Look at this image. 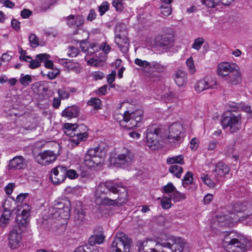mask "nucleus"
<instances>
[{
	"label": "nucleus",
	"mask_w": 252,
	"mask_h": 252,
	"mask_svg": "<svg viewBox=\"0 0 252 252\" xmlns=\"http://www.w3.org/2000/svg\"><path fill=\"white\" fill-rule=\"evenodd\" d=\"M232 232L226 235L222 241V247L227 252H246L251 247L250 241L245 236H232Z\"/></svg>",
	"instance_id": "1"
},
{
	"label": "nucleus",
	"mask_w": 252,
	"mask_h": 252,
	"mask_svg": "<svg viewBox=\"0 0 252 252\" xmlns=\"http://www.w3.org/2000/svg\"><path fill=\"white\" fill-rule=\"evenodd\" d=\"M143 117V111L137 109L132 111L127 110L123 114H116L114 116L115 119L120 125L128 129L135 128L140 126Z\"/></svg>",
	"instance_id": "2"
},
{
	"label": "nucleus",
	"mask_w": 252,
	"mask_h": 252,
	"mask_svg": "<svg viewBox=\"0 0 252 252\" xmlns=\"http://www.w3.org/2000/svg\"><path fill=\"white\" fill-rule=\"evenodd\" d=\"M221 123L223 128L229 127L231 133L236 132L241 128V116L236 112L226 111L221 117Z\"/></svg>",
	"instance_id": "3"
},
{
	"label": "nucleus",
	"mask_w": 252,
	"mask_h": 252,
	"mask_svg": "<svg viewBox=\"0 0 252 252\" xmlns=\"http://www.w3.org/2000/svg\"><path fill=\"white\" fill-rule=\"evenodd\" d=\"M103 152L99 147L89 149L84 158L85 165L89 168L97 167L103 162Z\"/></svg>",
	"instance_id": "4"
},
{
	"label": "nucleus",
	"mask_w": 252,
	"mask_h": 252,
	"mask_svg": "<svg viewBox=\"0 0 252 252\" xmlns=\"http://www.w3.org/2000/svg\"><path fill=\"white\" fill-rule=\"evenodd\" d=\"M131 240L124 233H118L111 244V252H130Z\"/></svg>",
	"instance_id": "5"
},
{
	"label": "nucleus",
	"mask_w": 252,
	"mask_h": 252,
	"mask_svg": "<svg viewBox=\"0 0 252 252\" xmlns=\"http://www.w3.org/2000/svg\"><path fill=\"white\" fill-rule=\"evenodd\" d=\"M168 130V142L174 147L179 146L183 141L185 137L182 125L179 123H173L169 126Z\"/></svg>",
	"instance_id": "6"
},
{
	"label": "nucleus",
	"mask_w": 252,
	"mask_h": 252,
	"mask_svg": "<svg viewBox=\"0 0 252 252\" xmlns=\"http://www.w3.org/2000/svg\"><path fill=\"white\" fill-rule=\"evenodd\" d=\"M105 189L113 193H118L119 195L123 194L122 198L124 197L125 199H126L127 196V189L121 183H118L115 181H110L101 183L97 188L96 193H105Z\"/></svg>",
	"instance_id": "7"
},
{
	"label": "nucleus",
	"mask_w": 252,
	"mask_h": 252,
	"mask_svg": "<svg viewBox=\"0 0 252 252\" xmlns=\"http://www.w3.org/2000/svg\"><path fill=\"white\" fill-rule=\"evenodd\" d=\"M64 127L68 130H72L76 132V133H74V135L70 139V141L74 143L76 145H77L80 141L86 140L88 135L86 132L87 128L85 126L83 125L77 126L72 124L66 123L64 125Z\"/></svg>",
	"instance_id": "8"
},
{
	"label": "nucleus",
	"mask_w": 252,
	"mask_h": 252,
	"mask_svg": "<svg viewBox=\"0 0 252 252\" xmlns=\"http://www.w3.org/2000/svg\"><path fill=\"white\" fill-rule=\"evenodd\" d=\"M134 160L135 156L132 151L124 147L116 157L111 159V162L126 167L131 164Z\"/></svg>",
	"instance_id": "9"
},
{
	"label": "nucleus",
	"mask_w": 252,
	"mask_h": 252,
	"mask_svg": "<svg viewBox=\"0 0 252 252\" xmlns=\"http://www.w3.org/2000/svg\"><path fill=\"white\" fill-rule=\"evenodd\" d=\"M161 129L156 125L150 126L147 129L146 142L147 146L156 150L158 148V137Z\"/></svg>",
	"instance_id": "10"
},
{
	"label": "nucleus",
	"mask_w": 252,
	"mask_h": 252,
	"mask_svg": "<svg viewBox=\"0 0 252 252\" xmlns=\"http://www.w3.org/2000/svg\"><path fill=\"white\" fill-rule=\"evenodd\" d=\"M66 167L59 165L52 169L50 180L54 184L63 183L66 179Z\"/></svg>",
	"instance_id": "11"
},
{
	"label": "nucleus",
	"mask_w": 252,
	"mask_h": 252,
	"mask_svg": "<svg viewBox=\"0 0 252 252\" xmlns=\"http://www.w3.org/2000/svg\"><path fill=\"white\" fill-rule=\"evenodd\" d=\"M217 85L216 79L213 77H206L198 81L195 85L196 91L199 93L209 89H214Z\"/></svg>",
	"instance_id": "12"
},
{
	"label": "nucleus",
	"mask_w": 252,
	"mask_h": 252,
	"mask_svg": "<svg viewBox=\"0 0 252 252\" xmlns=\"http://www.w3.org/2000/svg\"><path fill=\"white\" fill-rule=\"evenodd\" d=\"M35 158L39 164L46 165L54 161L57 158V156L53 151L46 150L39 153Z\"/></svg>",
	"instance_id": "13"
},
{
	"label": "nucleus",
	"mask_w": 252,
	"mask_h": 252,
	"mask_svg": "<svg viewBox=\"0 0 252 252\" xmlns=\"http://www.w3.org/2000/svg\"><path fill=\"white\" fill-rule=\"evenodd\" d=\"M115 42L123 53L128 51L129 42L127 37V32L123 31L120 33H117L115 35Z\"/></svg>",
	"instance_id": "14"
},
{
	"label": "nucleus",
	"mask_w": 252,
	"mask_h": 252,
	"mask_svg": "<svg viewBox=\"0 0 252 252\" xmlns=\"http://www.w3.org/2000/svg\"><path fill=\"white\" fill-rule=\"evenodd\" d=\"M70 207V202L67 199H62L54 205V208L56 210V212L59 213L60 215H62V217L66 218L69 216Z\"/></svg>",
	"instance_id": "15"
},
{
	"label": "nucleus",
	"mask_w": 252,
	"mask_h": 252,
	"mask_svg": "<svg viewBox=\"0 0 252 252\" xmlns=\"http://www.w3.org/2000/svg\"><path fill=\"white\" fill-rule=\"evenodd\" d=\"M235 67H238L236 64H230L227 62H222L218 65L217 73L221 76L228 75Z\"/></svg>",
	"instance_id": "16"
},
{
	"label": "nucleus",
	"mask_w": 252,
	"mask_h": 252,
	"mask_svg": "<svg viewBox=\"0 0 252 252\" xmlns=\"http://www.w3.org/2000/svg\"><path fill=\"white\" fill-rule=\"evenodd\" d=\"M233 213L243 212L246 215L252 214V206L248 202H237L235 204L232 208Z\"/></svg>",
	"instance_id": "17"
},
{
	"label": "nucleus",
	"mask_w": 252,
	"mask_h": 252,
	"mask_svg": "<svg viewBox=\"0 0 252 252\" xmlns=\"http://www.w3.org/2000/svg\"><path fill=\"white\" fill-rule=\"evenodd\" d=\"M65 19L66 21V24L69 27L76 26L79 27L82 26L84 23V18L81 15H69L66 17Z\"/></svg>",
	"instance_id": "18"
},
{
	"label": "nucleus",
	"mask_w": 252,
	"mask_h": 252,
	"mask_svg": "<svg viewBox=\"0 0 252 252\" xmlns=\"http://www.w3.org/2000/svg\"><path fill=\"white\" fill-rule=\"evenodd\" d=\"M21 238V234L19 230L17 228L13 229L10 233L9 237V245L10 247L13 249H16L20 243Z\"/></svg>",
	"instance_id": "19"
},
{
	"label": "nucleus",
	"mask_w": 252,
	"mask_h": 252,
	"mask_svg": "<svg viewBox=\"0 0 252 252\" xmlns=\"http://www.w3.org/2000/svg\"><path fill=\"white\" fill-rule=\"evenodd\" d=\"M230 171L229 167L223 162H220L216 164L214 172L217 179L225 177Z\"/></svg>",
	"instance_id": "20"
},
{
	"label": "nucleus",
	"mask_w": 252,
	"mask_h": 252,
	"mask_svg": "<svg viewBox=\"0 0 252 252\" xmlns=\"http://www.w3.org/2000/svg\"><path fill=\"white\" fill-rule=\"evenodd\" d=\"M171 241L173 243L172 252H187V250L185 249L186 243L182 239L173 237Z\"/></svg>",
	"instance_id": "21"
},
{
	"label": "nucleus",
	"mask_w": 252,
	"mask_h": 252,
	"mask_svg": "<svg viewBox=\"0 0 252 252\" xmlns=\"http://www.w3.org/2000/svg\"><path fill=\"white\" fill-rule=\"evenodd\" d=\"M27 165L25 159L21 156H16L9 161V166L10 168L18 169H23Z\"/></svg>",
	"instance_id": "22"
},
{
	"label": "nucleus",
	"mask_w": 252,
	"mask_h": 252,
	"mask_svg": "<svg viewBox=\"0 0 252 252\" xmlns=\"http://www.w3.org/2000/svg\"><path fill=\"white\" fill-rule=\"evenodd\" d=\"M200 1L202 4L206 5L208 8H212L220 4L228 6L234 0H200Z\"/></svg>",
	"instance_id": "23"
},
{
	"label": "nucleus",
	"mask_w": 252,
	"mask_h": 252,
	"mask_svg": "<svg viewBox=\"0 0 252 252\" xmlns=\"http://www.w3.org/2000/svg\"><path fill=\"white\" fill-rule=\"evenodd\" d=\"M175 82L178 86H183L187 81V74L185 71L179 70L175 74Z\"/></svg>",
	"instance_id": "24"
},
{
	"label": "nucleus",
	"mask_w": 252,
	"mask_h": 252,
	"mask_svg": "<svg viewBox=\"0 0 252 252\" xmlns=\"http://www.w3.org/2000/svg\"><path fill=\"white\" fill-rule=\"evenodd\" d=\"M78 114L79 108L75 105L67 107L62 113V116L69 118L77 117Z\"/></svg>",
	"instance_id": "25"
},
{
	"label": "nucleus",
	"mask_w": 252,
	"mask_h": 252,
	"mask_svg": "<svg viewBox=\"0 0 252 252\" xmlns=\"http://www.w3.org/2000/svg\"><path fill=\"white\" fill-rule=\"evenodd\" d=\"M241 80V73L238 67H235L231 72L228 75V81L232 84L236 85Z\"/></svg>",
	"instance_id": "26"
},
{
	"label": "nucleus",
	"mask_w": 252,
	"mask_h": 252,
	"mask_svg": "<svg viewBox=\"0 0 252 252\" xmlns=\"http://www.w3.org/2000/svg\"><path fill=\"white\" fill-rule=\"evenodd\" d=\"M173 40L170 37H163L159 41V45L163 50H168L173 46Z\"/></svg>",
	"instance_id": "27"
},
{
	"label": "nucleus",
	"mask_w": 252,
	"mask_h": 252,
	"mask_svg": "<svg viewBox=\"0 0 252 252\" xmlns=\"http://www.w3.org/2000/svg\"><path fill=\"white\" fill-rule=\"evenodd\" d=\"M104 238L105 237L101 233L94 235L90 237L88 242L91 246H94L96 244H100L103 242Z\"/></svg>",
	"instance_id": "28"
},
{
	"label": "nucleus",
	"mask_w": 252,
	"mask_h": 252,
	"mask_svg": "<svg viewBox=\"0 0 252 252\" xmlns=\"http://www.w3.org/2000/svg\"><path fill=\"white\" fill-rule=\"evenodd\" d=\"M74 220L77 224H80L85 219V214L82 209H76L74 212Z\"/></svg>",
	"instance_id": "29"
},
{
	"label": "nucleus",
	"mask_w": 252,
	"mask_h": 252,
	"mask_svg": "<svg viewBox=\"0 0 252 252\" xmlns=\"http://www.w3.org/2000/svg\"><path fill=\"white\" fill-rule=\"evenodd\" d=\"M166 162L169 164L184 163V156L182 155L169 158L167 159Z\"/></svg>",
	"instance_id": "30"
},
{
	"label": "nucleus",
	"mask_w": 252,
	"mask_h": 252,
	"mask_svg": "<svg viewBox=\"0 0 252 252\" xmlns=\"http://www.w3.org/2000/svg\"><path fill=\"white\" fill-rule=\"evenodd\" d=\"M92 49H93L94 51H98L101 49L105 54H107L110 52L111 47L106 43H103L100 46H98L95 44H93Z\"/></svg>",
	"instance_id": "31"
},
{
	"label": "nucleus",
	"mask_w": 252,
	"mask_h": 252,
	"mask_svg": "<svg viewBox=\"0 0 252 252\" xmlns=\"http://www.w3.org/2000/svg\"><path fill=\"white\" fill-rule=\"evenodd\" d=\"M202 181L208 187L213 189L216 187V184L209 177L208 175L203 174L201 176Z\"/></svg>",
	"instance_id": "32"
},
{
	"label": "nucleus",
	"mask_w": 252,
	"mask_h": 252,
	"mask_svg": "<svg viewBox=\"0 0 252 252\" xmlns=\"http://www.w3.org/2000/svg\"><path fill=\"white\" fill-rule=\"evenodd\" d=\"M170 196H171V199H172L174 202H179L181 200L186 199L187 198L185 194L181 193L177 190H175Z\"/></svg>",
	"instance_id": "33"
},
{
	"label": "nucleus",
	"mask_w": 252,
	"mask_h": 252,
	"mask_svg": "<svg viewBox=\"0 0 252 252\" xmlns=\"http://www.w3.org/2000/svg\"><path fill=\"white\" fill-rule=\"evenodd\" d=\"M169 171L173 174L178 178H180L181 177V174L183 171V169L182 167L174 165L169 167Z\"/></svg>",
	"instance_id": "34"
},
{
	"label": "nucleus",
	"mask_w": 252,
	"mask_h": 252,
	"mask_svg": "<svg viewBox=\"0 0 252 252\" xmlns=\"http://www.w3.org/2000/svg\"><path fill=\"white\" fill-rule=\"evenodd\" d=\"M88 105L93 107L94 109L97 110L101 108V101L96 97H92L87 102Z\"/></svg>",
	"instance_id": "35"
},
{
	"label": "nucleus",
	"mask_w": 252,
	"mask_h": 252,
	"mask_svg": "<svg viewBox=\"0 0 252 252\" xmlns=\"http://www.w3.org/2000/svg\"><path fill=\"white\" fill-rule=\"evenodd\" d=\"M10 212L9 211H5L0 218V225L4 226L8 224L10 221Z\"/></svg>",
	"instance_id": "36"
},
{
	"label": "nucleus",
	"mask_w": 252,
	"mask_h": 252,
	"mask_svg": "<svg viewBox=\"0 0 252 252\" xmlns=\"http://www.w3.org/2000/svg\"><path fill=\"white\" fill-rule=\"evenodd\" d=\"M193 181V174L191 172H188L182 180V185L185 188L191 184Z\"/></svg>",
	"instance_id": "37"
},
{
	"label": "nucleus",
	"mask_w": 252,
	"mask_h": 252,
	"mask_svg": "<svg viewBox=\"0 0 252 252\" xmlns=\"http://www.w3.org/2000/svg\"><path fill=\"white\" fill-rule=\"evenodd\" d=\"M171 196L164 197L161 201V206L163 209H167L171 207Z\"/></svg>",
	"instance_id": "38"
},
{
	"label": "nucleus",
	"mask_w": 252,
	"mask_h": 252,
	"mask_svg": "<svg viewBox=\"0 0 252 252\" xmlns=\"http://www.w3.org/2000/svg\"><path fill=\"white\" fill-rule=\"evenodd\" d=\"M205 40L202 37H198L194 40V43L192 45V48L197 51L200 50L201 46L204 43Z\"/></svg>",
	"instance_id": "39"
},
{
	"label": "nucleus",
	"mask_w": 252,
	"mask_h": 252,
	"mask_svg": "<svg viewBox=\"0 0 252 252\" xmlns=\"http://www.w3.org/2000/svg\"><path fill=\"white\" fill-rule=\"evenodd\" d=\"M32 81V77L30 75H24L23 74H21L19 79L20 83L24 86H28Z\"/></svg>",
	"instance_id": "40"
},
{
	"label": "nucleus",
	"mask_w": 252,
	"mask_h": 252,
	"mask_svg": "<svg viewBox=\"0 0 252 252\" xmlns=\"http://www.w3.org/2000/svg\"><path fill=\"white\" fill-rule=\"evenodd\" d=\"M58 94L60 97L63 99H67L70 96L69 92L64 87L58 89Z\"/></svg>",
	"instance_id": "41"
},
{
	"label": "nucleus",
	"mask_w": 252,
	"mask_h": 252,
	"mask_svg": "<svg viewBox=\"0 0 252 252\" xmlns=\"http://www.w3.org/2000/svg\"><path fill=\"white\" fill-rule=\"evenodd\" d=\"M17 223L21 226H26L30 221L29 219L25 218L21 216L17 215L16 218Z\"/></svg>",
	"instance_id": "42"
},
{
	"label": "nucleus",
	"mask_w": 252,
	"mask_h": 252,
	"mask_svg": "<svg viewBox=\"0 0 252 252\" xmlns=\"http://www.w3.org/2000/svg\"><path fill=\"white\" fill-rule=\"evenodd\" d=\"M29 39L32 47L35 48L39 45V39L34 34H31Z\"/></svg>",
	"instance_id": "43"
},
{
	"label": "nucleus",
	"mask_w": 252,
	"mask_h": 252,
	"mask_svg": "<svg viewBox=\"0 0 252 252\" xmlns=\"http://www.w3.org/2000/svg\"><path fill=\"white\" fill-rule=\"evenodd\" d=\"M123 0H113L112 5L118 12H122L124 10Z\"/></svg>",
	"instance_id": "44"
},
{
	"label": "nucleus",
	"mask_w": 252,
	"mask_h": 252,
	"mask_svg": "<svg viewBox=\"0 0 252 252\" xmlns=\"http://www.w3.org/2000/svg\"><path fill=\"white\" fill-rule=\"evenodd\" d=\"M187 65L189 68V70L191 74H193L195 72V68L194 64V61L192 57L188 58L186 61Z\"/></svg>",
	"instance_id": "45"
},
{
	"label": "nucleus",
	"mask_w": 252,
	"mask_h": 252,
	"mask_svg": "<svg viewBox=\"0 0 252 252\" xmlns=\"http://www.w3.org/2000/svg\"><path fill=\"white\" fill-rule=\"evenodd\" d=\"M134 63L137 65L144 68L147 67L150 68V63L145 60H142L141 59L136 58L134 60Z\"/></svg>",
	"instance_id": "46"
},
{
	"label": "nucleus",
	"mask_w": 252,
	"mask_h": 252,
	"mask_svg": "<svg viewBox=\"0 0 252 252\" xmlns=\"http://www.w3.org/2000/svg\"><path fill=\"white\" fill-rule=\"evenodd\" d=\"M60 73V71L57 68H53L52 70L48 72L47 76L49 79H55Z\"/></svg>",
	"instance_id": "47"
},
{
	"label": "nucleus",
	"mask_w": 252,
	"mask_h": 252,
	"mask_svg": "<svg viewBox=\"0 0 252 252\" xmlns=\"http://www.w3.org/2000/svg\"><path fill=\"white\" fill-rule=\"evenodd\" d=\"M109 3L105 1L102 3V4L98 7V10L101 16L104 14V13L109 9Z\"/></svg>",
	"instance_id": "48"
},
{
	"label": "nucleus",
	"mask_w": 252,
	"mask_h": 252,
	"mask_svg": "<svg viewBox=\"0 0 252 252\" xmlns=\"http://www.w3.org/2000/svg\"><path fill=\"white\" fill-rule=\"evenodd\" d=\"M152 68L157 69L159 71H162L165 69L166 66L157 62H153L152 63H150V68Z\"/></svg>",
	"instance_id": "49"
},
{
	"label": "nucleus",
	"mask_w": 252,
	"mask_h": 252,
	"mask_svg": "<svg viewBox=\"0 0 252 252\" xmlns=\"http://www.w3.org/2000/svg\"><path fill=\"white\" fill-rule=\"evenodd\" d=\"M79 52V50L72 46H70L68 48L67 54L68 56L71 57H76Z\"/></svg>",
	"instance_id": "50"
},
{
	"label": "nucleus",
	"mask_w": 252,
	"mask_h": 252,
	"mask_svg": "<svg viewBox=\"0 0 252 252\" xmlns=\"http://www.w3.org/2000/svg\"><path fill=\"white\" fill-rule=\"evenodd\" d=\"M176 190L175 187L174 186L172 183H168L167 185L163 187V192L165 193H173Z\"/></svg>",
	"instance_id": "51"
},
{
	"label": "nucleus",
	"mask_w": 252,
	"mask_h": 252,
	"mask_svg": "<svg viewBox=\"0 0 252 252\" xmlns=\"http://www.w3.org/2000/svg\"><path fill=\"white\" fill-rule=\"evenodd\" d=\"M119 199L120 200V196H118L117 199H111L109 198L105 197L102 199L101 203L105 205H114L117 203V200Z\"/></svg>",
	"instance_id": "52"
},
{
	"label": "nucleus",
	"mask_w": 252,
	"mask_h": 252,
	"mask_svg": "<svg viewBox=\"0 0 252 252\" xmlns=\"http://www.w3.org/2000/svg\"><path fill=\"white\" fill-rule=\"evenodd\" d=\"M172 239H173V237L168 239L167 241H163L161 240V242H158V243L162 247L167 248L171 251L173 246V243L171 241Z\"/></svg>",
	"instance_id": "53"
},
{
	"label": "nucleus",
	"mask_w": 252,
	"mask_h": 252,
	"mask_svg": "<svg viewBox=\"0 0 252 252\" xmlns=\"http://www.w3.org/2000/svg\"><path fill=\"white\" fill-rule=\"evenodd\" d=\"M160 10L161 14L164 16H168L171 14V7H163V5L160 6Z\"/></svg>",
	"instance_id": "54"
},
{
	"label": "nucleus",
	"mask_w": 252,
	"mask_h": 252,
	"mask_svg": "<svg viewBox=\"0 0 252 252\" xmlns=\"http://www.w3.org/2000/svg\"><path fill=\"white\" fill-rule=\"evenodd\" d=\"M36 59L40 62L45 63L47 60L49 59L50 56L49 55L44 53V54H40L36 56Z\"/></svg>",
	"instance_id": "55"
},
{
	"label": "nucleus",
	"mask_w": 252,
	"mask_h": 252,
	"mask_svg": "<svg viewBox=\"0 0 252 252\" xmlns=\"http://www.w3.org/2000/svg\"><path fill=\"white\" fill-rule=\"evenodd\" d=\"M92 77L94 80L102 79L104 77V74L101 71H94L92 73Z\"/></svg>",
	"instance_id": "56"
},
{
	"label": "nucleus",
	"mask_w": 252,
	"mask_h": 252,
	"mask_svg": "<svg viewBox=\"0 0 252 252\" xmlns=\"http://www.w3.org/2000/svg\"><path fill=\"white\" fill-rule=\"evenodd\" d=\"M32 11L29 9L24 8L21 11V16L23 18L27 19L32 15Z\"/></svg>",
	"instance_id": "57"
},
{
	"label": "nucleus",
	"mask_w": 252,
	"mask_h": 252,
	"mask_svg": "<svg viewBox=\"0 0 252 252\" xmlns=\"http://www.w3.org/2000/svg\"><path fill=\"white\" fill-rule=\"evenodd\" d=\"M66 177H68L70 179H75L77 178L78 174L75 170L70 169L68 170L66 169Z\"/></svg>",
	"instance_id": "58"
},
{
	"label": "nucleus",
	"mask_w": 252,
	"mask_h": 252,
	"mask_svg": "<svg viewBox=\"0 0 252 252\" xmlns=\"http://www.w3.org/2000/svg\"><path fill=\"white\" fill-rule=\"evenodd\" d=\"M40 62L36 58L35 60H32V61L30 63L29 66L32 69H34L40 66Z\"/></svg>",
	"instance_id": "59"
},
{
	"label": "nucleus",
	"mask_w": 252,
	"mask_h": 252,
	"mask_svg": "<svg viewBox=\"0 0 252 252\" xmlns=\"http://www.w3.org/2000/svg\"><path fill=\"white\" fill-rule=\"evenodd\" d=\"M147 241H138V251L139 252H151V251H150L149 252H147L146 251H145V248H144V247L145 246V244H146L147 243Z\"/></svg>",
	"instance_id": "60"
},
{
	"label": "nucleus",
	"mask_w": 252,
	"mask_h": 252,
	"mask_svg": "<svg viewBox=\"0 0 252 252\" xmlns=\"http://www.w3.org/2000/svg\"><path fill=\"white\" fill-rule=\"evenodd\" d=\"M0 3L6 7L12 8L14 7L15 4L10 0H0Z\"/></svg>",
	"instance_id": "61"
},
{
	"label": "nucleus",
	"mask_w": 252,
	"mask_h": 252,
	"mask_svg": "<svg viewBox=\"0 0 252 252\" xmlns=\"http://www.w3.org/2000/svg\"><path fill=\"white\" fill-rule=\"evenodd\" d=\"M96 14L94 9H92L90 10L89 13L87 17V20L89 21H92L95 19Z\"/></svg>",
	"instance_id": "62"
},
{
	"label": "nucleus",
	"mask_w": 252,
	"mask_h": 252,
	"mask_svg": "<svg viewBox=\"0 0 252 252\" xmlns=\"http://www.w3.org/2000/svg\"><path fill=\"white\" fill-rule=\"evenodd\" d=\"M11 27L16 31H18L20 29V22L15 19H12L11 21Z\"/></svg>",
	"instance_id": "63"
},
{
	"label": "nucleus",
	"mask_w": 252,
	"mask_h": 252,
	"mask_svg": "<svg viewBox=\"0 0 252 252\" xmlns=\"http://www.w3.org/2000/svg\"><path fill=\"white\" fill-rule=\"evenodd\" d=\"M15 187V184L14 183H9L5 187V191L7 194L10 195L12 193L13 191V188Z\"/></svg>",
	"instance_id": "64"
}]
</instances>
